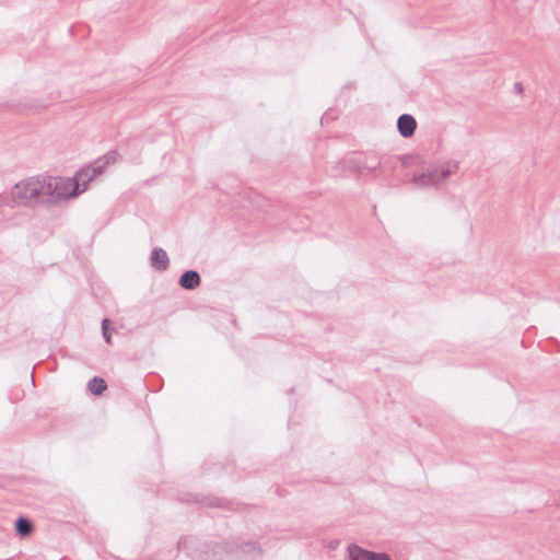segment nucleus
<instances>
[{
	"label": "nucleus",
	"mask_w": 560,
	"mask_h": 560,
	"mask_svg": "<svg viewBox=\"0 0 560 560\" xmlns=\"http://www.w3.org/2000/svg\"><path fill=\"white\" fill-rule=\"evenodd\" d=\"M116 156V152H109L98 158L91 165L81 168L73 178L32 176L22 179L10 189V206L35 208L77 197L94 177L115 163Z\"/></svg>",
	"instance_id": "nucleus-1"
},
{
	"label": "nucleus",
	"mask_w": 560,
	"mask_h": 560,
	"mask_svg": "<svg viewBox=\"0 0 560 560\" xmlns=\"http://www.w3.org/2000/svg\"><path fill=\"white\" fill-rule=\"evenodd\" d=\"M439 175V165H430L424 171L416 173L412 183L419 188L433 186L442 182Z\"/></svg>",
	"instance_id": "nucleus-2"
},
{
	"label": "nucleus",
	"mask_w": 560,
	"mask_h": 560,
	"mask_svg": "<svg viewBox=\"0 0 560 560\" xmlns=\"http://www.w3.org/2000/svg\"><path fill=\"white\" fill-rule=\"evenodd\" d=\"M347 552L350 560H392L387 553L369 551L358 545H350Z\"/></svg>",
	"instance_id": "nucleus-3"
},
{
	"label": "nucleus",
	"mask_w": 560,
	"mask_h": 560,
	"mask_svg": "<svg viewBox=\"0 0 560 560\" xmlns=\"http://www.w3.org/2000/svg\"><path fill=\"white\" fill-rule=\"evenodd\" d=\"M397 127H398L399 133L402 137L408 138L415 133L417 122H416V119L411 115L404 114V115L399 116V118L397 120Z\"/></svg>",
	"instance_id": "nucleus-4"
},
{
	"label": "nucleus",
	"mask_w": 560,
	"mask_h": 560,
	"mask_svg": "<svg viewBox=\"0 0 560 560\" xmlns=\"http://www.w3.org/2000/svg\"><path fill=\"white\" fill-rule=\"evenodd\" d=\"M151 265L158 270H166L168 267V256L162 248H155L150 256Z\"/></svg>",
	"instance_id": "nucleus-5"
},
{
	"label": "nucleus",
	"mask_w": 560,
	"mask_h": 560,
	"mask_svg": "<svg viewBox=\"0 0 560 560\" xmlns=\"http://www.w3.org/2000/svg\"><path fill=\"white\" fill-rule=\"evenodd\" d=\"M200 284V276L195 270L185 271L179 278V285L185 290H194Z\"/></svg>",
	"instance_id": "nucleus-6"
},
{
	"label": "nucleus",
	"mask_w": 560,
	"mask_h": 560,
	"mask_svg": "<svg viewBox=\"0 0 560 560\" xmlns=\"http://www.w3.org/2000/svg\"><path fill=\"white\" fill-rule=\"evenodd\" d=\"M459 167V164L457 161H454V160H450V161H445L441 164H439V172H440V177H441V180H445L447 179L451 175L455 174L457 172Z\"/></svg>",
	"instance_id": "nucleus-7"
},
{
	"label": "nucleus",
	"mask_w": 560,
	"mask_h": 560,
	"mask_svg": "<svg viewBox=\"0 0 560 560\" xmlns=\"http://www.w3.org/2000/svg\"><path fill=\"white\" fill-rule=\"evenodd\" d=\"M88 386L90 392L94 395H101L107 388L106 382L101 377H93Z\"/></svg>",
	"instance_id": "nucleus-8"
},
{
	"label": "nucleus",
	"mask_w": 560,
	"mask_h": 560,
	"mask_svg": "<svg viewBox=\"0 0 560 560\" xmlns=\"http://www.w3.org/2000/svg\"><path fill=\"white\" fill-rule=\"evenodd\" d=\"M241 553L247 556L248 558H255L260 555V549L255 542H246L238 547Z\"/></svg>",
	"instance_id": "nucleus-9"
},
{
	"label": "nucleus",
	"mask_w": 560,
	"mask_h": 560,
	"mask_svg": "<svg viewBox=\"0 0 560 560\" xmlns=\"http://www.w3.org/2000/svg\"><path fill=\"white\" fill-rule=\"evenodd\" d=\"M15 527L21 536H26L32 532V523L24 517L18 518Z\"/></svg>",
	"instance_id": "nucleus-10"
},
{
	"label": "nucleus",
	"mask_w": 560,
	"mask_h": 560,
	"mask_svg": "<svg viewBox=\"0 0 560 560\" xmlns=\"http://www.w3.org/2000/svg\"><path fill=\"white\" fill-rule=\"evenodd\" d=\"M215 555L217 551H214L213 555H209L208 551H203L202 553H195L192 555V557L196 558L197 560H218Z\"/></svg>",
	"instance_id": "nucleus-11"
},
{
	"label": "nucleus",
	"mask_w": 560,
	"mask_h": 560,
	"mask_svg": "<svg viewBox=\"0 0 560 560\" xmlns=\"http://www.w3.org/2000/svg\"><path fill=\"white\" fill-rule=\"evenodd\" d=\"M108 324H109V320L107 318L103 319L102 330H103V336L107 343L110 342V335L108 334Z\"/></svg>",
	"instance_id": "nucleus-12"
},
{
	"label": "nucleus",
	"mask_w": 560,
	"mask_h": 560,
	"mask_svg": "<svg viewBox=\"0 0 560 560\" xmlns=\"http://www.w3.org/2000/svg\"><path fill=\"white\" fill-rule=\"evenodd\" d=\"M514 90L516 93L522 94L524 91L523 84L521 82H515Z\"/></svg>",
	"instance_id": "nucleus-13"
}]
</instances>
